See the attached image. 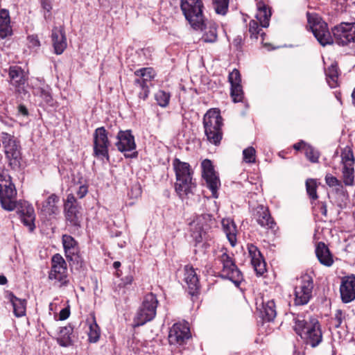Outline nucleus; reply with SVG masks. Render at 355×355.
<instances>
[{"label": "nucleus", "instance_id": "obj_19", "mask_svg": "<svg viewBox=\"0 0 355 355\" xmlns=\"http://www.w3.org/2000/svg\"><path fill=\"white\" fill-rule=\"evenodd\" d=\"M62 243L67 258L82 267L83 261L78 254L79 249L77 241L71 236L65 234L62 236Z\"/></svg>", "mask_w": 355, "mask_h": 355}, {"label": "nucleus", "instance_id": "obj_22", "mask_svg": "<svg viewBox=\"0 0 355 355\" xmlns=\"http://www.w3.org/2000/svg\"><path fill=\"white\" fill-rule=\"evenodd\" d=\"M248 250L251 258L252 265L257 275H263L266 271V264L264 259L258 249L254 244H248Z\"/></svg>", "mask_w": 355, "mask_h": 355}, {"label": "nucleus", "instance_id": "obj_25", "mask_svg": "<svg viewBox=\"0 0 355 355\" xmlns=\"http://www.w3.org/2000/svg\"><path fill=\"white\" fill-rule=\"evenodd\" d=\"M315 252L317 259L322 265L326 267H330L333 265L334 262L333 255L324 243L319 242L316 245Z\"/></svg>", "mask_w": 355, "mask_h": 355}, {"label": "nucleus", "instance_id": "obj_47", "mask_svg": "<svg viewBox=\"0 0 355 355\" xmlns=\"http://www.w3.org/2000/svg\"><path fill=\"white\" fill-rule=\"evenodd\" d=\"M230 95L234 103L242 101L243 98V92L241 85H232Z\"/></svg>", "mask_w": 355, "mask_h": 355}, {"label": "nucleus", "instance_id": "obj_32", "mask_svg": "<svg viewBox=\"0 0 355 355\" xmlns=\"http://www.w3.org/2000/svg\"><path fill=\"white\" fill-rule=\"evenodd\" d=\"M260 314L264 320L268 322L273 320L277 315L275 302L273 300L263 302Z\"/></svg>", "mask_w": 355, "mask_h": 355}, {"label": "nucleus", "instance_id": "obj_12", "mask_svg": "<svg viewBox=\"0 0 355 355\" xmlns=\"http://www.w3.org/2000/svg\"><path fill=\"white\" fill-rule=\"evenodd\" d=\"M110 142L108 139L107 132L104 127H100L94 132L93 155L98 159L103 160L110 159L108 148Z\"/></svg>", "mask_w": 355, "mask_h": 355}, {"label": "nucleus", "instance_id": "obj_44", "mask_svg": "<svg viewBox=\"0 0 355 355\" xmlns=\"http://www.w3.org/2000/svg\"><path fill=\"white\" fill-rule=\"evenodd\" d=\"M214 7L216 12L218 15H225L229 6V0H213Z\"/></svg>", "mask_w": 355, "mask_h": 355}, {"label": "nucleus", "instance_id": "obj_36", "mask_svg": "<svg viewBox=\"0 0 355 355\" xmlns=\"http://www.w3.org/2000/svg\"><path fill=\"white\" fill-rule=\"evenodd\" d=\"M73 333V328L68 325L61 328L59 336L57 338L58 343L62 347H68L72 344L71 336Z\"/></svg>", "mask_w": 355, "mask_h": 355}, {"label": "nucleus", "instance_id": "obj_35", "mask_svg": "<svg viewBox=\"0 0 355 355\" xmlns=\"http://www.w3.org/2000/svg\"><path fill=\"white\" fill-rule=\"evenodd\" d=\"M202 29L205 30V33L202 37V40L205 42L213 43L217 40V26L214 23H205L204 20V26Z\"/></svg>", "mask_w": 355, "mask_h": 355}, {"label": "nucleus", "instance_id": "obj_40", "mask_svg": "<svg viewBox=\"0 0 355 355\" xmlns=\"http://www.w3.org/2000/svg\"><path fill=\"white\" fill-rule=\"evenodd\" d=\"M249 33L252 39H258V36L260 35L261 37V42L264 40L266 33L263 32L262 29L259 28L258 22L255 20H251L249 23Z\"/></svg>", "mask_w": 355, "mask_h": 355}, {"label": "nucleus", "instance_id": "obj_41", "mask_svg": "<svg viewBox=\"0 0 355 355\" xmlns=\"http://www.w3.org/2000/svg\"><path fill=\"white\" fill-rule=\"evenodd\" d=\"M341 158L343 166H354V157L352 150L349 147L347 146L342 150Z\"/></svg>", "mask_w": 355, "mask_h": 355}, {"label": "nucleus", "instance_id": "obj_2", "mask_svg": "<svg viewBox=\"0 0 355 355\" xmlns=\"http://www.w3.org/2000/svg\"><path fill=\"white\" fill-rule=\"evenodd\" d=\"M294 329L306 344L312 347L318 346L322 341V332L318 320L314 317L297 316Z\"/></svg>", "mask_w": 355, "mask_h": 355}, {"label": "nucleus", "instance_id": "obj_64", "mask_svg": "<svg viewBox=\"0 0 355 355\" xmlns=\"http://www.w3.org/2000/svg\"><path fill=\"white\" fill-rule=\"evenodd\" d=\"M7 283V279L3 275H0V284L4 285Z\"/></svg>", "mask_w": 355, "mask_h": 355}, {"label": "nucleus", "instance_id": "obj_16", "mask_svg": "<svg viewBox=\"0 0 355 355\" xmlns=\"http://www.w3.org/2000/svg\"><path fill=\"white\" fill-rule=\"evenodd\" d=\"M194 227L192 228L191 236L193 238L196 243L202 241L206 239L207 231L214 223L212 216L209 214H202L197 217L196 221L194 222Z\"/></svg>", "mask_w": 355, "mask_h": 355}, {"label": "nucleus", "instance_id": "obj_63", "mask_svg": "<svg viewBox=\"0 0 355 355\" xmlns=\"http://www.w3.org/2000/svg\"><path fill=\"white\" fill-rule=\"evenodd\" d=\"M132 280H133V277L132 276H127L125 277V282L123 284H124V285L131 284Z\"/></svg>", "mask_w": 355, "mask_h": 355}, {"label": "nucleus", "instance_id": "obj_55", "mask_svg": "<svg viewBox=\"0 0 355 355\" xmlns=\"http://www.w3.org/2000/svg\"><path fill=\"white\" fill-rule=\"evenodd\" d=\"M334 319L336 322V324L335 325L336 327L338 328V327H340L342 322H343V311L340 309L336 310Z\"/></svg>", "mask_w": 355, "mask_h": 355}, {"label": "nucleus", "instance_id": "obj_18", "mask_svg": "<svg viewBox=\"0 0 355 355\" xmlns=\"http://www.w3.org/2000/svg\"><path fill=\"white\" fill-rule=\"evenodd\" d=\"M3 145L10 165L13 168L19 167L21 156L20 146L18 143L12 138L9 137L8 139L3 141Z\"/></svg>", "mask_w": 355, "mask_h": 355}, {"label": "nucleus", "instance_id": "obj_62", "mask_svg": "<svg viewBox=\"0 0 355 355\" xmlns=\"http://www.w3.org/2000/svg\"><path fill=\"white\" fill-rule=\"evenodd\" d=\"M42 6L44 10H46L48 12L51 10V6L50 3H49L46 0H42Z\"/></svg>", "mask_w": 355, "mask_h": 355}, {"label": "nucleus", "instance_id": "obj_46", "mask_svg": "<svg viewBox=\"0 0 355 355\" xmlns=\"http://www.w3.org/2000/svg\"><path fill=\"white\" fill-rule=\"evenodd\" d=\"M155 100L157 104L165 107L168 105L170 100V94L163 90H159L155 95Z\"/></svg>", "mask_w": 355, "mask_h": 355}, {"label": "nucleus", "instance_id": "obj_60", "mask_svg": "<svg viewBox=\"0 0 355 355\" xmlns=\"http://www.w3.org/2000/svg\"><path fill=\"white\" fill-rule=\"evenodd\" d=\"M18 112L22 114L23 116H28V111L26 107L24 105H19L18 106Z\"/></svg>", "mask_w": 355, "mask_h": 355}, {"label": "nucleus", "instance_id": "obj_10", "mask_svg": "<svg viewBox=\"0 0 355 355\" xmlns=\"http://www.w3.org/2000/svg\"><path fill=\"white\" fill-rule=\"evenodd\" d=\"M49 279L54 280L61 287L69 284L67 263L60 254H54L51 258V267L49 272Z\"/></svg>", "mask_w": 355, "mask_h": 355}, {"label": "nucleus", "instance_id": "obj_1", "mask_svg": "<svg viewBox=\"0 0 355 355\" xmlns=\"http://www.w3.org/2000/svg\"><path fill=\"white\" fill-rule=\"evenodd\" d=\"M173 166L176 177L175 191L183 200L193 194L196 187L195 180L193 179V172L189 163L182 162L178 158L173 159Z\"/></svg>", "mask_w": 355, "mask_h": 355}, {"label": "nucleus", "instance_id": "obj_43", "mask_svg": "<svg viewBox=\"0 0 355 355\" xmlns=\"http://www.w3.org/2000/svg\"><path fill=\"white\" fill-rule=\"evenodd\" d=\"M317 182L314 179H308L306 181V189L309 196L313 199H318V196L317 194Z\"/></svg>", "mask_w": 355, "mask_h": 355}, {"label": "nucleus", "instance_id": "obj_33", "mask_svg": "<svg viewBox=\"0 0 355 355\" xmlns=\"http://www.w3.org/2000/svg\"><path fill=\"white\" fill-rule=\"evenodd\" d=\"M9 299L13 307L14 315L17 318L24 316L26 314V301L17 297L12 293H10Z\"/></svg>", "mask_w": 355, "mask_h": 355}, {"label": "nucleus", "instance_id": "obj_11", "mask_svg": "<svg viewBox=\"0 0 355 355\" xmlns=\"http://www.w3.org/2000/svg\"><path fill=\"white\" fill-rule=\"evenodd\" d=\"M223 264L221 277L232 281L236 286H239L243 280V275L235 264L232 257L226 252V250L218 257Z\"/></svg>", "mask_w": 355, "mask_h": 355}, {"label": "nucleus", "instance_id": "obj_50", "mask_svg": "<svg viewBox=\"0 0 355 355\" xmlns=\"http://www.w3.org/2000/svg\"><path fill=\"white\" fill-rule=\"evenodd\" d=\"M228 78L231 86L241 85V79L239 70L234 69L231 73H230Z\"/></svg>", "mask_w": 355, "mask_h": 355}, {"label": "nucleus", "instance_id": "obj_13", "mask_svg": "<svg viewBox=\"0 0 355 355\" xmlns=\"http://www.w3.org/2000/svg\"><path fill=\"white\" fill-rule=\"evenodd\" d=\"M116 139V146L120 152L124 153L125 157H137V152L133 151L136 148V144L131 130H120L117 134Z\"/></svg>", "mask_w": 355, "mask_h": 355}, {"label": "nucleus", "instance_id": "obj_5", "mask_svg": "<svg viewBox=\"0 0 355 355\" xmlns=\"http://www.w3.org/2000/svg\"><path fill=\"white\" fill-rule=\"evenodd\" d=\"M180 8L185 19L193 29L202 30L205 17L202 0H180Z\"/></svg>", "mask_w": 355, "mask_h": 355}, {"label": "nucleus", "instance_id": "obj_56", "mask_svg": "<svg viewBox=\"0 0 355 355\" xmlns=\"http://www.w3.org/2000/svg\"><path fill=\"white\" fill-rule=\"evenodd\" d=\"M70 310L69 307L62 309L59 313V318L60 320H64L69 317Z\"/></svg>", "mask_w": 355, "mask_h": 355}, {"label": "nucleus", "instance_id": "obj_9", "mask_svg": "<svg viewBox=\"0 0 355 355\" xmlns=\"http://www.w3.org/2000/svg\"><path fill=\"white\" fill-rule=\"evenodd\" d=\"M313 288V281L311 276L308 274L301 275L295 287V305L302 306L308 304L312 297Z\"/></svg>", "mask_w": 355, "mask_h": 355}, {"label": "nucleus", "instance_id": "obj_58", "mask_svg": "<svg viewBox=\"0 0 355 355\" xmlns=\"http://www.w3.org/2000/svg\"><path fill=\"white\" fill-rule=\"evenodd\" d=\"M318 208L320 209V213L324 216H327V205L324 202H318Z\"/></svg>", "mask_w": 355, "mask_h": 355}, {"label": "nucleus", "instance_id": "obj_8", "mask_svg": "<svg viewBox=\"0 0 355 355\" xmlns=\"http://www.w3.org/2000/svg\"><path fill=\"white\" fill-rule=\"evenodd\" d=\"M17 191L10 176L0 173V203L6 211H13L17 207Z\"/></svg>", "mask_w": 355, "mask_h": 355}, {"label": "nucleus", "instance_id": "obj_53", "mask_svg": "<svg viewBox=\"0 0 355 355\" xmlns=\"http://www.w3.org/2000/svg\"><path fill=\"white\" fill-rule=\"evenodd\" d=\"M12 33L10 24L0 26V38L4 39Z\"/></svg>", "mask_w": 355, "mask_h": 355}, {"label": "nucleus", "instance_id": "obj_21", "mask_svg": "<svg viewBox=\"0 0 355 355\" xmlns=\"http://www.w3.org/2000/svg\"><path fill=\"white\" fill-rule=\"evenodd\" d=\"M253 217L260 226L266 229L273 230L276 225L268 209L263 205H258L254 209Z\"/></svg>", "mask_w": 355, "mask_h": 355}, {"label": "nucleus", "instance_id": "obj_39", "mask_svg": "<svg viewBox=\"0 0 355 355\" xmlns=\"http://www.w3.org/2000/svg\"><path fill=\"white\" fill-rule=\"evenodd\" d=\"M134 91L136 92L139 99L146 101L150 93L149 85H146L144 81L135 80Z\"/></svg>", "mask_w": 355, "mask_h": 355}, {"label": "nucleus", "instance_id": "obj_15", "mask_svg": "<svg viewBox=\"0 0 355 355\" xmlns=\"http://www.w3.org/2000/svg\"><path fill=\"white\" fill-rule=\"evenodd\" d=\"M334 37L338 44L345 46L355 42V24L342 22L332 29Z\"/></svg>", "mask_w": 355, "mask_h": 355}, {"label": "nucleus", "instance_id": "obj_37", "mask_svg": "<svg viewBox=\"0 0 355 355\" xmlns=\"http://www.w3.org/2000/svg\"><path fill=\"white\" fill-rule=\"evenodd\" d=\"M326 79L329 85L334 88L338 85V67L336 62L332 63L326 70Z\"/></svg>", "mask_w": 355, "mask_h": 355}, {"label": "nucleus", "instance_id": "obj_57", "mask_svg": "<svg viewBox=\"0 0 355 355\" xmlns=\"http://www.w3.org/2000/svg\"><path fill=\"white\" fill-rule=\"evenodd\" d=\"M87 192V187L85 185H81L79 187L78 190L77 191V196L79 198H83L85 196Z\"/></svg>", "mask_w": 355, "mask_h": 355}, {"label": "nucleus", "instance_id": "obj_6", "mask_svg": "<svg viewBox=\"0 0 355 355\" xmlns=\"http://www.w3.org/2000/svg\"><path fill=\"white\" fill-rule=\"evenodd\" d=\"M157 305L156 295L152 293L146 294L135 317V325L139 327L151 321L156 315Z\"/></svg>", "mask_w": 355, "mask_h": 355}, {"label": "nucleus", "instance_id": "obj_29", "mask_svg": "<svg viewBox=\"0 0 355 355\" xmlns=\"http://www.w3.org/2000/svg\"><path fill=\"white\" fill-rule=\"evenodd\" d=\"M33 94L41 98L40 105L53 106L54 100L51 94V89L49 86L36 87L33 90Z\"/></svg>", "mask_w": 355, "mask_h": 355}, {"label": "nucleus", "instance_id": "obj_61", "mask_svg": "<svg viewBox=\"0 0 355 355\" xmlns=\"http://www.w3.org/2000/svg\"><path fill=\"white\" fill-rule=\"evenodd\" d=\"M308 145L306 144L303 141H301L300 142L296 143L293 145L294 149L299 150L301 149H304L305 150V146H307Z\"/></svg>", "mask_w": 355, "mask_h": 355}, {"label": "nucleus", "instance_id": "obj_59", "mask_svg": "<svg viewBox=\"0 0 355 355\" xmlns=\"http://www.w3.org/2000/svg\"><path fill=\"white\" fill-rule=\"evenodd\" d=\"M28 39L33 46H40V41L37 39V36L31 35V36H28Z\"/></svg>", "mask_w": 355, "mask_h": 355}, {"label": "nucleus", "instance_id": "obj_42", "mask_svg": "<svg viewBox=\"0 0 355 355\" xmlns=\"http://www.w3.org/2000/svg\"><path fill=\"white\" fill-rule=\"evenodd\" d=\"M343 182L347 186H352L354 184V166H343Z\"/></svg>", "mask_w": 355, "mask_h": 355}, {"label": "nucleus", "instance_id": "obj_45", "mask_svg": "<svg viewBox=\"0 0 355 355\" xmlns=\"http://www.w3.org/2000/svg\"><path fill=\"white\" fill-rule=\"evenodd\" d=\"M306 157L312 163H318L320 157V153L311 145L305 146L304 150Z\"/></svg>", "mask_w": 355, "mask_h": 355}, {"label": "nucleus", "instance_id": "obj_30", "mask_svg": "<svg viewBox=\"0 0 355 355\" xmlns=\"http://www.w3.org/2000/svg\"><path fill=\"white\" fill-rule=\"evenodd\" d=\"M222 226L232 247L236 243V227L234 223L230 219H223Z\"/></svg>", "mask_w": 355, "mask_h": 355}, {"label": "nucleus", "instance_id": "obj_4", "mask_svg": "<svg viewBox=\"0 0 355 355\" xmlns=\"http://www.w3.org/2000/svg\"><path fill=\"white\" fill-rule=\"evenodd\" d=\"M205 135L211 144L218 146L223 138V119L218 108L209 109L202 120Z\"/></svg>", "mask_w": 355, "mask_h": 355}, {"label": "nucleus", "instance_id": "obj_20", "mask_svg": "<svg viewBox=\"0 0 355 355\" xmlns=\"http://www.w3.org/2000/svg\"><path fill=\"white\" fill-rule=\"evenodd\" d=\"M340 293L343 303H349L355 300L354 275L345 276L341 279Z\"/></svg>", "mask_w": 355, "mask_h": 355}, {"label": "nucleus", "instance_id": "obj_38", "mask_svg": "<svg viewBox=\"0 0 355 355\" xmlns=\"http://www.w3.org/2000/svg\"><path fill=\"white\" fill-rule=\"evenodd\" d=\"M135 75L138 76L135 80L144 81L146 85H148V83L155 77V71L153 68H142L137 70L135 72Z\"/></svg>", "mask_w": 355, "mask_h": 355}, {"label": "nucleus", "instance_id": "obj_54", "mask_svg": "<svg viewBox=\"0 0 355 355\" xmlns=\"http://www.w3.org/2000/svg\"><path fill=\"white\" fill-rule=\"evenodd\" d=\"M78 207L76 205V199L75 196L70 193L67 196V200L64 203V209L67 207Z\"/></svg>", "mask_w": 355, "mask_h": 355}, {"label": "nucleus", "instance_id": "obj_24", "mask_svg": "<svg viewBox=\"0 0 355 355\" xmlns=\"http://www.w3.org/2000/svg\"><path fill=\"white\" fill-rule=\"evenodd\" d=\"M19 214L23 224L26 226L31 232L33 231L35 227L34 223L35 214L33 206L27 202L21 203Z\"/></svg>", "mask_w": 355, "mask_h": 355}, {"label": "nucleus", "instance_id": "obj_52", "mask_svg": "<svg viewBox=\"0 0 355 355\" xmlns=\"http://www.w3.org/2000/svg\"><path fill=\"white\" fill-rule=\"evenodd\" d=\"M10 24L9 12L7 10H0V26Z\"/></svg>", "mask_w": 355, "mask_h": 355}, {"label": "nucleus", "instance_id": "obj_17", "mask_svg": "<svg viewBox=\"0 0 355 355\" xmlns=\"http://www.w3.org/2000/svg\"><path fill=\"white\" fill-rule=\"evenodd\" d=\"M191 338L190 329L187 323H175L170 329L168 342L170 345L182 346Z\"/></svg>", "mask_w": 355, "mask_h": 355}, {"label": "nucleus", "instance_id": "obj_34", "mask_svg": "<svg viewBox=\"0 0 355 355\" xmlns=\"http://www.w3.org/2000/svg\"><path fill=\"white\" fill-rule=\"evenodd\" d=\"M59 200V197L54 193L49 196L43 204V211L49 216L57 214L59 212V209L57 206Z\"/></svg>", "mask_w": 355, "mask_h": 355}, {"label": "nucleus", "instance_id": "obj_28", "mask_svg": "<svg viewBox=\"0 0 355 355\" xmlns=\"http://www.w3.org/2000/svg\"><path fill=\"white\" fill-rule=\"evenodd\" d=\"M8 76L10 84L16 87L25 84L26 78L24 70L19 66H11L9 68Z\"/></svg>", "mask_w": 355, "mask_h": 355}, {"label": "nucleus", "instance_id": "obj_7", "mask_svg": "<svg viewBox=\"0 0 355 355\" xmlns=\"http://www.w3.org/2000/svg\"><path fill=\"white\" fill-rule=\"evenodd\" d=\"M308 26L318 42L323 46L333 42L327 24L319 15L306 12Z\"/></svg>", "mask_w": 355, "mask_h": 355}, {"label": "nucleus", "instance_id": "obj_49", "mask_svg": "<svg viewBox=\"0 0 355 355\" xmlns=\"http://www.w3.org/2000/svg\"><path fill=\"white\" fill-rule=\"evenodd\" d=\"M256 150L253 147H248L243 150V160L246 163H254Z\"/></svg>", "mask_w": 355, "mask_h": 355}, {"label": "nucleus", "instance_id": "obj_3", "mask_svg": "<svg viewBox=\"0 0 355 355\" xmlns=\"http://www.w3.org/2000/svg\"><path fill=\"white\" fill-rule=\"evenodd\" d=\"M294 329L306 344L312 347L318 346L322 341V332L318 320L314 317L297 316Z\"/></svg>", "mask_w": 355, "mask_h": 355}, {"label": "nucleus", "instance_id": "obj_23", "mask_svg": "<svg viewBox=\"0 0 355 355\" xmlns=\"http://www.w3.org/2000/svg\"><path fill=\"white\" fill-rule=\"evenodd\" d=\"M184 270V279L188 287L189 293L191 295H195L200 288V282L196 270L192 266L187 265Z\"/></svg>", "mask_w": 355, "mask_h": 355}, {"label": "nucleus", "instance_id": "obj_14", "mask_svg": "<svg viewBox=\"0 0 355 355\" xmlns=\"http://www.w3.org/2000/svg\"><path fill=\"white\" fill-rule=\"evenodd\" d=\"M202 175L207 187L210 189L212 196L218 198V189L220 186L218 176L216 173L214 166L209 159H205L201 163Z\"/></svg>", "mask_w": 355, "mask_h": 355}, {"label": "nucleus", "instance_id": "obj_31", "mask_svg": "<svg viewBox=\"0 0 355 355\" xmlns=\"http://www.w3.org/2000/svg\"><path fill=\"white\" fill-rule=\"evenodd\" d=\"M271 16L270 10L266 6L262 3L259 2L257 4V12L255 17L259 21L261 27L266 28L269 26V21Z\"/></svg>", "mask_w": 355, "mask_h": 355}, {"label": "nucleus", "instance_id": "obj_48", "mask_svg": "<svg viewBox=\"0 0 355 355\" xmlns=\"http://www.w3.org/2000/svg\"><path fill=\"white\" fill-rule=\"evenodd\" d=\"M88 336L90 342L96 343L99 338L100 329L95 321L89 325Z\"/></svg>", "mask_w": 355, "mask_h": 355}, {"label": "nucleus", "instance_id": "obj_51", "mask_svg": "<svg viewBox=\"0 0 355 355\" xmlns=\"http://www.w3.org/2000/svg\"><path fill=\"white\" fill-rule=\"evenodd\" d=\"M325 182L326 184L330 187L341 186V182L336 177L331 174L326 175Z\"/></svg>", "mask_w": 355, "mask_h": 355}, {"label": "nucleus", "instance_id": "obj_27", "mask_svg": "<svg viewBox=\"0 0 355 355\" xmlns=\"http://www.w3.org/2000/svg\"><path fill=\"white\" fill-rule=\"evenodd\" d=\"M52 41L56 54H61L67 47L66 37L62 28H54L52 31Z\"/></svg>", "mask_w": 355, "mask_h": 355}, {"label": "nucleus", "instance_id": "obj_26", "mask_svg": "<svg viewBox=\"0 0 355 355\" xmlns=\"http://www.w3.org/2000/svg\"><path fill=\"white\" fill-rule=\"evenodd\" d=\"M65 218L68 226H71L73 231L78 230L81 226L82 214L78 207H67L64 209Z\"/></svg>", "mask_w": 355, "mask_h": 355}]
</instances>
